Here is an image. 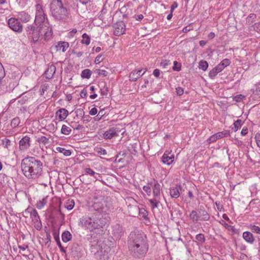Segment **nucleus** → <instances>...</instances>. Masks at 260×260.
<instances>
[{"label":"nucleus","mask_w":260,"mask_h":260,"mask_svg":"<svg viewBox=\"0 0 260 260\" xmlns=\"http://www.w3.org/2000/svg\"><path fill=\"white\" fill-rule=\"evenodd\" d=\"M26 30L35 42L39 40H48L53 34L52 27L49 22L40 24L36 28L32 25H28Z\"/></svg>","instance_id":"3"},{"label":"nucleus","mask_w":260,"mask_h":260,"mask_svg":"<svg viewBox=\"0 0 260 260\" xmlns=\"http://www.w3.org/2000/svg\"><path fill=\"white\" fill-rule=\"evenodd\" d=\"M255 139L257 146L260 148V133L256 134Z\"/></svg>","instance_id":"53"},{"label":"nucleus","mask_w":260,"mask_h":260,"mask_svg":"<svg viewBox=\"0 0 260 260\" xmlns=\"http://www.w3.org/2000/svg\"><path fill=\"white\" fill-rule=\"evenodd\" d=\"M52 16L56 19L64 20L68 17V11L63 6L61 0H53L50 4Z\"/></svg>","instance_id":"4"},{"label":"nucleus","mask_w":260,"mask_h":260,"mask_svg":"<svg viewBox=\"0 0 260 260\" xmlns=\"http://www.w3.org/2000/svg\"><path fill=\"white\" fill-rule=\"evenodd\" d=\"M128 244L129 247L139 246L142 248L144 245H147L145 235L142 233H131Z\"/></svg>","instance_id":"5"},{"label":"nucleus","mask_w":260,"mask_h":260,"mask_svg":"<svg viewBox=\"0 0 260 260\" xmlns=\"http://www.w3.org/2000/svg\"><path fill=\"white\" fill-rule=\"evenodd\" d=\"M72 129L70 127L66 125H63L61 127V133L64 135H69Z\"/></svg>","instance_id":"39"},{"label":"nucleus","mask_w":260,"mask_h":260,"mask_svg":"<svg viewBox=\"0 0 260 260\" xmlns=\"http://www.w3.org/2000/svg\"><path fill=\"white\" fill-rule=\"evenodd\" d=\"M129 249L132 254L136 257L141 258L143 257L146 253L148 249V245H144L142 248L139 246L130 247Z\"/></svg>","instance_id":"7"},{"label":"nucleus","mask_w":260,"mask_h":260,"mask_svg":"<svg viewBox=\"0 0 260 260\" xmlns=\"http://www.w3.org/2000/svg\"><path fill=\"white\" fill-rule=\"evenodd\" d=\"M61 237L64 242H67L71 239L72 235L69 231H64L62 234Z\"/></svg>","instance_id":"28"},{"label":"nucleus","mask_w":260,"mask_h":260,"mask_svg":"<svg viewBox=\"0 0 260 260\" xmlns=\"http://www.w3.org/2000/svg\"><path fill=\"white\" fill-rule=\"evenodd\" d=\"M77 116L83 117L84 116V111L82 109H78L76 111Z\"/></svg>","instance_id":"49"},{"label":"nucleus","mask_w":260,"mask_h":260,"mask_svg":"<svg viewBox=\"0 0 260 260\" xmlns=\"http://www.w3.org/2000/svg\"><path fill=\"white\" fill-rule=\"evenodd\" d=\"M57 47L59 49H61L62 52H65L69 47V44L67 42H62L58 44Z\"/></svg>","instance_id":"37"},{"label":"nucleus","mask_w":260,"mask_h":260,"mask_svg":"<svg viewBox=\"0 0 260 260\" xmlns=\"http://www.w3.org/2000/svg\"><path fill=\"white\" fill-rule=\"evenodd\" d=\"M124 24L122 22L116 24L114 34L116 36H119L124 33Z\"/></svg>","instance_id":"15"},{"label":"nucleus","mask_w":260,"mask_h":260,"mask_svg":"<svg viewBox=\"0 0 260 260\" xmlns=\"http://www.w3.org/2000/svg\"><path fill=\"white\" fill-rule=\"evenodd\" d=\"M104 245L106 244H103L101 242H95L93 241L91 242L90 251V252L95 256L99 251H100Z\"/></svg>","instance_id":"10"},{"label":"nucleus","mask_w":260,"mask_h":260,"mask_svg":"<svg viewBox=\"0 0 260 260\" xmlns=\"http://www.w3.org/2000/svg\"><path fill=\"white\" fill-rule=\"evenodd\" d=\"M22 172L28 179L40 178L43 173V163L35 157L27 156L21 161Z\"/></svg>","instance_id":"1"},{"label":"nucleus","mask_w":260,"mask_h":260,"mask_svg":"<svg viewBox=\"0 0 260 260\" xmlns=\"http://www.w3.org/2000/svg\"><path fill=\"white\" fill-rule=\"evenodd\" d=\"M92 207L95 211V213H99L100 214H102V212H103V204H102L101 203H94L92 205Z\"/></svg>","instance_id":"27"},{"label":"nucleus","mask_w":260,"mask_h":260,"mask_svg":"<svg viewBox=\"0 0 260 260\" xmlns=\"http://www.w3.org/2000/svg\"><path fill=\"white\" fill-rule=\"evenodd\" d=\"M19 123H20L19 118L18 117H16V118H13L12 120L11 123V125L13 127H16L17 126H18Z\"/></svg>","instance_id":"43"},{"label":"nucleus","mask_w":260,"mask_h":260,"mask_svg":"<svg viewBox=\"0 0 260 260\" xmlns=\"http://www.w3.org/2000/svg\"><path fill=\"white\" fill-rule=\"evenodd\" d=\"M113 234L116 238H119L121 237L123 232L122 226L117 224L113 226Z\"/></svg>","instance_id":"16"},{"label":"nucleus","mask_w":260,"mask_h":260,"mask_svg":"<svg viewBox=\"0 0 260 260\" xmlns=\"http://www.w3.org/2000/svg\"><path fill=\"white\" fill-rule=\"evenodd\" d=\"M47 203V199L46 198H43L42 200L39 201L37 204L36 206L38 209H41Z\"/></svg>","instance_id":"40"},{"label":"nucleus","mask_w":260,"mask_h":260,"mask_svg":"<svg viewBox=\"0 0 260 260\" xmlns=\"http://www.w3.org/2000/svg\"><path fill=\"white\" fill-rule=\"evenodd\" d=\"M138 214H140L142 216V217L144 218H146L148 215L147 212L144 209H139V211L138 212Z\"/></svg>","instance_id":"48"},{"label":"nucleus","mask_w":260,"mask_h":260,"mask_svg":"<svg viewBox=\"0 0 260 260\" xmlns=\"http://www.w3.org/2000/svg\"><path fill=\"white\" fill-rule=\"evenodd\" d=\"M229 135V132L228 131L219 132L211 136L208 140L209 143H213L217 140L222 138L223 137Z\"/></svg>","instance_id":"11"},{"label":"nucleus","mask_w":260,"mask_h":260,"mask_svg":"<svg viewBox=\"0 0 260 260\" xmlns=\"http://www.w3.org/2000/svg\"><path fill=\"white\" fill-rule=\"evenodd\" d=\"M110 247L108 246L104 245L103 248L99 251L95 257L100 260H106L109 258V252L110 251Z\"/></svg>","instance_id":"9"},{"label":"nucleus","mask_w":260,"mask_h":260,"mask_svg":"<svg viewBox=\"0 0 260 260\" xmlns=\"http://www.w3.org/2000/svg\"><path fill=\"white\" fill-rule=\"evenodd\" d=\"M231 63V61L229 59H223L219 64V66L222 68V70L227 66H228Z\"/></svg>","instance_id":"41"},{"label":"nucleus","mask_w":260,"mask_h":260,"mask_svg":"<svg viewBox=\"0 0 260 260\" xmlns=\"http://www.w3.org/2000/svg\"><path fill=\"white\" fill-rule=\"evenodd\" d=\"M160 184L157 182H154V184L153 186V193L154 197L159 198L160 194Z\"/></svg>","instance_id":"25"},{"label":"nucleus","mask_w":260,"mask_h":260,"mask_svg":"<svg viewBox=\"0 0 260 260\" xmlns=\"http://www.w3.org/2000/svg\"><path fill=\"white\" fill-rule=\"evenodd\" d=\"M196 240L201 244L204 243L205 241L204 235L202 234H199L196 236Z\"/></svg>","instance_id":"44"},{"label":"nucleus","mask_w":260,"mask_h":260,"mask_svg":"<svg viewBox=\"0 0 260 260\" xmlns=\"http://www.w3.org/2000/svg\"><path fill=\"white\" fill-rule=\"evenodd\" d=\"M96 73L99 75H102V76H103L104 77H106L108 75V73L105 71V70H96Z\"/></svg>","instance_id":"50"},{"label":"nucleus","mask_w":260,"mask_h":260,"mask_svg":"<svg viewBox=\"0 0 260 260\" xmlns=\"http://www.w3.org/2000/svg\"><path fill=\"white\" fill-rule=\"evenodd\" d=\"M18 17L22 22L25 23L28 22L30 18V16L24 12L19 13Z\"/></svg>","instance_id":"26"},{"label":"nucleus","mask_w":260,"mask_h":260,"mask_svg":"<svg viewBox=\"0 0 260 260\" xmlns=\"http://www.w3.org/2000/svg\"><path fill=\"white\" fill-rule=\"evenodd\" d=\"M176 93L178 95H181L183 94L184 92V90L182 88L178 87L176 88Z\"/></svg>","instance_id":"57"},{"label":"nucleus","mask_w":260,"mask_h":260,"mask_svg":"<svg viewBox=\"0 0 260 260\" xmlns=\"http://www.w3.org/2000/svg\"><path fill=\"white\" fill-rule=\"evenodd\" d=\"M118 131L114 128H111L107 130L103 134L104 138L105 139H111L113 137L117 136Z\"/></svg>","instance_id":"14"},{"label":"nucleus","mask_w":260,"mask_h":260,"mask_svg":"<svg viewBox=\"0 0 260 260\" xmlns=\"http://www.w3.org/2000/svg\"><path fill=\"white\" fill-rule=\"evenodd\" d=\"M253 29L254 30L259 32L260 31V23H256L253 25Z\"/></svg>","instance_id":"59"},{"label":"nucleus","mask_w":260,"mask_h":260,"mask_svg":"<svg viewBox=\"0 0 260 260\" xmlns=\"http://www.w3.org/2000/svg\"><path fill=\"white\" fill-rule=\"evenodd\" d=\"M192 29V28L190 25H188V26H187L184 27L182 29V31L184 33H187L188 31H189L190 30H191Z\"/></svg>","instance_id":"61"},{"label":"nucleus","mask_w":260,"mask_h":260,"mask_svg":"<svg viewBox=\"0 0 260 260\" xmlns=\"http://www.w3.org/2000/svg\"><path fill=\"white\" fill-rule=\"evenodd\" d=\"M108 223V219L104 217L103 214L99 213H93L89 215L84 216L80 220L81 226L90 232L103 229L107 226Z\"/></svg>","instance_id":"2"},{"label":"nucleus","mask_w":260,"mask_h":260,"mask_svg":"<svg viewBox=\"0 0 260 260\" xmlns=\"http://www.w3.org/2000/svg\"><path fill=\"white\" fill-rule=\"evenodd\" d=\"M180 186L172 187L170 189V195L172 198H178L180 196Z\"/></svg>","instance_id":"24"},{"label":"nucleus","mask_w":260,"mask_h":260,"mask_svg":"<svg viewBox=\"0 0 260 260\" xmlns=\"http://www.w3.org/2000/svg\"><path fill=\"white\" fill-rule=\"evenodd\" d=\"M143 188L144 191H145L148 195H149L151 193V189L149 186H144Z\"/></svg>","instance_id":"54"},{"label":"nucleus","mask_w":260,"mask_h":260,"mask_svg":"<svg viewBox=\"0 0 260 260\" xmlns=\"http://www.w3.org/2000/svg\"><path fill=\"white\" fill-rule=\"evenodd\" d=\"M36 7V18L35 22L36 25L49 22L46 15L45 14L42 6L37 4Z\"/></svg>","instance_id":"6"},{"label":"nucleus","mask_w":260,"mask_h":260,"mask_svg":"<svg viewBox=\"0 0 260 260\" xmlns=\"http://www.w3.org/2000/svg\"><path fill=\"white\" fill-rule=\"evenodd\" d=\"M250 229L252 232L258 234L260 235V228L255 225L251 224L250 225Z\"/></svg>","instance_id":"45"},{"label":"nucleus","mask_w":260,"mask_h":260,"mask_svg":"<svg viewBox=\"0 0 260 260\" xmlns=\"http://www.w3.org/2000/svg\"><path fill=\"white\" fill-rule=\"evenodd\" d=\"M199 69H202L203 71H206L208 67V63L205 60H201L199 62Z\"/></svg>","instance_id":"36"},{"label":"nucleus","mask_w":260,"mask_h":260,"mask_svg":"<svg viewBox=\"0 0 260 260\" xmlns=\"http://www.w3.org/2000/svg\"><path fill=\"white\" fill-rule=\"evenodd\" d=\"M68 115V111L67 110L62 108L58 110L56 113V116L58 117L60 121H62L64 120Z\"/></svg>","instance_id":"17"},{"label":"nucleus","mask_w":260,"mask_h":260,"mask_svg":"<svg viewBox=\"0 0 260 260\" xmlns=\"http://www.w3.org/2000/svg\"><path fill=\"white\" fill-rule=\"evenodd\" d=\"M30 138L25 136L19 141V148L21 150H25L30 147Z\"/></svg>","instance_id":"12"},{"label":"nucleus","mask_w":260,"mask_h":260,"mask_svg":"<svg viewBox=\"0 0 260 260\" xmlns=\"http://www.w3.org/2000/svg\"><path fill=\"white\" fill-rule=\"evenodd\" d=\"M199 218L201 220L207 221L210 219V216L206 211L200 209L199 211Z\"/></svg>","instance_id":"23"},{"label":"nucleus","mask_w":260,"mask_h":260,"mask_svg":"<svg viewBox=\"0 0 260 260\" xmlns=\"http://www.w3.org/2000/svg\"><path fill=\"white\" fill-rule=\"evenodd\" d=\"M30 217L34 223H40L41 224L40 219L36 210H31Z\"/></svg>","instance_id":"20"},{"label":"nucleus","mask_w":260,"mask_h":260,"mask_svg":"<svg viewBox=\"0 0 260 260\" xmlns=\"http://www.w3.org/2000/svg\"><path fill=\"white\" fill-rule=\"evenodd\" d=\"M189 216L190 219L192 220L193 221H197L200 219L199 214L194 210H192L191 211L189 215Z\"/></svg>","instance_id":"35"},{"label":"nucleus","mask_w":260,"mask_h":260,"mask_svg":"<svg viewBox=\"0 0 260 260\" xmlns=\"http://www.w3.org/2000/svg\"><path fill=\"white\" fill-rule=\"evenodd\" d=\"M8 23L11 29L15 31L21 32L22 25L17 19L11 18L8 20Z\"/></svg>","instance_id":"8"},{"label":"nucleus","mask_w":260,"mask_h":260,"mask_svg":"<svg viewBox=\"0 0 260 260\" xmlns=\"http://www.w3.org/2000/svg\"><path fill=\"white\" fill-rule=\"evenodd\" d=\"M57 150L60 153H62L65 156H70L71 154V152L70 150H66L64 148L57 147Z\"/></svg>","instance_id":"38"},{"label":"nucleus","mask_w":260,"mask_h":260,"mask_svg":"<svg viewBox=\"0 0 260 260\" xmlns=\"http://www.w3.org/2000/svg\"><path fill=\"white\" fill-rule=\"evenodd\" d=\"M149 202L152 205V208L153 209L157 208L158 207V204L159 203V198L154 197V199L149 200Z\"/></svg>","instance_id":"30"},{"label":"nucleus","mask_w":260,"mask_h":260,"mask_svg":"<svg viewBox=\"0 0 260 260\" xmlns=\"http://www.w3.org/2000/svg\"><path fill=\"white\" fill-rule=\"evenodd\" d=\"M102 55H98L94 60V62L96 64L100 63L102 61V59H101Z\"/></svg>","instance_id":"62"},{"label":"nucleus","mask_w":260,"mask_h":260,"mask_svg":"<svg viewBox=\"0 0 260 260\" xmlns=\"http://www.w3.org/2000/svg\"><path fill=\"white\" fill-rule=\"evenodd\" d=\"M38 142L40 144H43L44 145H47L49 144V139L45 136H41L38 139Z\"/></svg>","instance_id":"34"},{"label":"nucleus","mask_w":260,"mask_h":260,"mask_svg":"<svg viewBox=\"0 0 260 260\" xmlns=\"http://www.w3.org/2000/svg\"><path fill=\"white\" fill-rule=\"evenodd\" d=\"M57 244L58 246L59 247L60 251L62 252L65 253L66 250L64 249V248L62 246L59 239H58V243H57Z\"/></svg>","instance_id":"64"},{"label":"nucleus","mask_w":260,"mask_h":260,"mask_svg":"<svg viewBox=\"0 0 260 260\" xmlns=\"http://www.w3.org/2000/svg\"><path fill=\"white\" fill-rule=\"evenodd\" d=\"M74 201L72 200L71 201L68 200V202L65 204L64 207L68 210H72L74 207Z\"/></svg>","instance_id":"42"},{"label":"nucleus","mask_w":260,"mask_h":260,"mask_svg":"<svg viewBox=\"0 0 260 260\" xmlns=\"http://www.w3.org/2000/svg\"><path fill=\"white\" fill-rule=\"evenodd\" d=\"M243 238L250 244L253 243L255 240L252 234L249 232H244L243 233Z\"/></svg>","instance_id":"18"},{"label":"nucleus","mask_w":260,"mask_h":260,"mask_svg":"<svg viewBox=\"0 0 260 260\" xmlns=\"http://www.w3.org/2000/svg\"><path fill=\"white\" fill-rule=\"evenodd\" d=\"M5 75V72L2 63L0 62V80H1Z\"/></svg>","instance_id":"56"},{"label":"nucleus","mask_w":260,"mask_h":260,"mask_svg":"<svg viewBox=\"0 0 260 260\" xmlns=\"http://www.w3.org/2000/svg\"><path fill=\"white\" fill-rule=\"evenodd\" d=\"M245 96L242 94L237 95L234 98V100L237 102H241Z\"/></svg>","instance_id":"51"},{"label":"nucleus","mask_w":260,"mask_h":260,"mask_svg":"<svg viewBox=\"0 0 260 260\" xmlns=\"http://www.w3.org/2000/svg\"><path fill=\"white\" fill-rule=\"evenodd\" d=\"M91 75V71L89 69L84 70L81 74V77L83 78L89 79Z\"/></svg>","instance_id":"29"},{"label":"nucleus","mask_w":260,"mask_h":260,"mask_svg":"<svg viewBox=\"0 0 260 260\" xmlns=\"http://www.w3.org/2000/svg\"><path fill=\"white\" fill-rule=\"evenodd\" d=\"M256 18V15L254 14H250L247 18V21L248 22H252V20Z\"/></svg>","instance_id":"58"},{"label":"nucleus","mask_w":260,"mask_h":260,"mask_svg":"<svg viewBox=\"0 0 260 260\" xmlns=\"http://www.w3.org/2000/svg\"><path fill=\"white\" fill-rule=\"evenodd\" d=\"M18 248L24 252V253L22 254L23 256H27L28 254L29 253V250L28 249H27L28 248V245L21 246V245H18Z\"/></svg>","instance_id":"32"},{"label":"nucleus","mask_w":260,"mask_h":260,"mask_svg":"<svg viewBox=\"0 0 260 260\" xmlns=\"http://www.w3.org/2000/svg\"><path fill=\"white\" fill-rule=\"evenodd\" d=\"M31 210H34V209L31 208H28L23 213V215L25 217H28L30 216V213H31Z\"/></svg>","instance_id":"46"},{"label":"nucleus","mask_w":260,"mask_h":260,"mask_svg":"<svg viewBox=\"0 0 260 260\" xmlns=\"http://www.w3.org/2000/svg\"><path fill=\"white\" fill-rule=\"evenodd\" d=\"M96 152H98V153H99L101 155H105L107 154V152H106V150L104 149H103L102 148H98Z\"/></svg>","instance_id":"55"},{"label":"nucleus","mask_w":260,"mask_h":260,"mask_svg":"<svg viewBox=\"0 0 260 260\" xmlns=\"http://www.w3.org/2000/svg\"><path fill=\"white\" fill-rule=\"evenodd\" d=\"M253 92L260 95V83L256 86V89Z\"/></svg>","instance_id":"60"},{"label":"nucleus","mask_w":260,"mask_h":260,"mask_svg":"<svg viewBox=\"0 0 260 260\" xmlns=\"http://www.w3.org/2000/svg\"><path fill=\"white\" fill-rule=\"evenodd\" d=\"M242 124V121L241 119L237 120L234 123V126L232 129L235 131L237 132L241 126Z\"/></svg>","instance_id":"31"},{"label":"nucleus","mask_w":260,"mask_h":260,"mask_svg":"<svg viewBox=\"0 0 260 260\" xmlns=\"http://www.w3.org/2000/svg\"><path fill=\"white\" fill-rule=\"evenodd\" d=\"M85 172L86 174L92 176H94L95 174V173L89 168L85 169Z\"/></svg>","instance_id":"52"},{"label":"nucleus","mask_w":260,"mask_h":260,"mask_svg":"<svg viewBox=\"0 0 260 260\" xmlns=\"http://www.w3.org/2000/svg\"><path fill=\"white\" fill-rule=\"evenodd\" d=\"M98 112L97 109L96 108H92L89 111V114L91 115H95Z\"/></svg>","instance_id":"63"},{"label":"nucleus","mask_w":260,"mask_h":260,"mask_svg":"<svg viewBox=\"0 0 260 260\" xmlns=\"http://www.w3.org/2000/svg\"><path fill=\"white\" fill-rule=\"evenodd\" d=\"M174 157L173 155L169 156L168 154L164 153L161 157V160L164 164L170 165L173 162Z\"/></svg>","instance_id":"19"},{"label":"nucleus","mask_w":260,"mask_h":260,"mask_svg":"<svg viewBox=\"0 0 260 260\" xmlns=\"http://www.w3.org/2000/svg\"><path fill=\"white\" fill-rule=\"evenodd\" d=\"M82 38L83 39L81 41V43L82 44H85L86 45H88L90 42V39L89 36L86 33H84L82 35Z\"/></svg>","instance_id":"33"},{"label":"nucleus","mask_w":260,"mask_h":260,"mask_svg":"<svg viewBox=\"0 0 260 260\" xmlns=\"http://www.w3.org/2000/svg\"><path fill=\"white\" fill-rule=\"evenodd\" d=\"M143 69H141L139 70H135L132 72L129 76V80L131 81H136L138 78L141 77L145 73L146 70L145 69V71L142 74H141Z\"/></svg>","instance_id":"13"},{"label":"nucleus","mask_w":260,"mask_h":260,"mask_svg":"<svg viewBox=\"0 0 260 260\" xmlns=\"http://www.w3.org/2000/svg\"><path fill=\"white\" fill-rule=\"evenodd\" d=\"M223 70L222 68L218 64L216 67L213 68L212 70H211L209 73V76L210 78H214L217 74L221 72Z\"/></svg>","instance_id":"21"},{"label":"nucleus","mask_w":260,"mask_h":260,"mask_svg":"<svg viewBox=\"0 0 260 260\" xmlns=\"http://www.w3.org/2000/svg\"><path fill=\"white\" fill-rule=\"evenodd\" d=\"M128 208V213L130 216L136 217L139 211V208L137 206L129 205Z\"/></svg>","instance_id":"22"},{"label":"nucleus","mask_w":260,"mask_h":260,"mask_svg":"<svg viewBox=\"0 0 260 260\" xmlns=\"http://www.w3.org/2000/svg\"><path fill=\"white\" fill-rule=\"evenodd\" d=\"M173 69L174 71H179L181 70V64L176 61H174Z\"/></svg>","instance_id":"47"}]
</instances>
